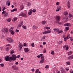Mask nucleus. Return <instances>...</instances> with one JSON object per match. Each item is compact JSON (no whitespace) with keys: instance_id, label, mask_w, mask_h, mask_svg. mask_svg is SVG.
<instances>
[{"instance_id":"f8f14e48","label":"nucleus","mask_w":73,"mask_h":73,"mask_svg":"<svg viewBox=\"0 0 73 73\" xmlns=\"http://www.w3.org/2000/svg\"><path fill=\"white\" fill-rule=\"evenodd\" d=\"M23 22L22 21L18 25V27H19V28H20V27H22V25H23Z\"/></svg>"},{"instance_id":"680f3d73","label":"nucleus","mask_w":73,"mask_h":73,"mask_svg":"<svg viewBox=\"0 0 73 73\" xmlns=\"http://www.w3.org/2000/svg\"><path fill=\"white\" fill-rule=\"evenodd\" d=\"M31 71H32V72H35V69H34V68H33L32 69H31Z\"/></svg>"},{"instance_id":"4d7b16f0","label":"nucleus","mask_w":73,"mask_h":73,"mask_svg":"<svg viewBox=\"0 0 73 73\" xmlns=\"http://www.w3.org/2000/svg\"><path fill=\"white\" fill-rule=\"evenodd\" d=\"M9 1H7L6 2V5H8V3H9Z\"/></svg>"},{"instance_id":"bb28decb","label":"nucleus","mask_w":73,"mask_h":73,"mask_svg":"<svg viewBox=\"0 0 73 73\" xmlns=\"http://www.w3.org/2000/svg\"><path fill=\"white\" fill-rule=\"evenodd\" d=\"M11 35H14V33H15V32L14 31H12V32L11 31Z\"/></svg>"},{"instance_id":"6e6552de","label":"nucleus","mask_w":73,"mask_h":73,"mask_svg":"<svg viewBox=\"0 0 73 73\" xmlns=\"http://www.w3.org/2000/svg\"><path fill=\"white\" fill-rule=\"evenodd\" d=\"M30 12H28V14L29 15H32V13L33 12V10L30 9L29 10Z\"/></svg>"},{"instance_id":"79ce46f5","label":"nucleus","mask_w":73,"mask_h":73,"mask_svg":"<svg viewBox=\"0 0 73 73\" xmlns=\"http://www.w3.org/2000/svg\"><path fill=\"white\" fill-rule=\"evenodd\" d=\"M51 54H54V51H52L51 52Z\"/></svg>"},{"instance_id":"774afa93","label":"nucleus","mask_w":73,"mask_h":73,"mask_svg":"<svg viewBox=\"0 0 73 73\" xmlns=\"http://www.w3.org/2000/svg\"><path fill=\"white\" fill-rule=\"evenodd\" d=\"M70 73H73V71H70Z\"/></svg>"},{"instance_id":"052dcab7","label":"nucleus","mask_w":73,"mask_h":73,"mask_svg":"<svg viewBox=\"0 0 73 73\" xmlns=\"http://www.w3.org/2000/svg\"><path fill=\"white\" fill-rule=\"evenodd\" d=\"M21 56L20 55H18L17 56V58H20V57H21Z\"/></svg>"},{"instance_id":"c85d7f7f","label":"nucleus","mask_w":73,"mask_h":73,"mask_svg":"<svg viewBox=\"0 0 73 73\" xmlns=\"http://www.w3.org/2000/svg\"><path fill=\"white\" fill-rule=\"evenodd\" d=\"M65 31H66V30H67V31H68V30H69V27H66L65 28Z\"/></svg>"},{"instance_id":"0e129e2a","label":"nucleus","mask_w":73,"mask_h":73,"mask_svg":"<svg viewBox=\"0 0 73 73\" xmlns=\"http://www.w3.org/2000/svg\"><path fill=\"white\" fill-rule=\"evenodd\" d=\"M19 32V30H16V32H17H17Z\"/></svg>"},{"instance_id":"13d9d810","label":"nucleus","mask_w":73,"mask_h":73,"mask_svg":"<svg viewBox=\"0 0 73 73\" xmlns=\"http://www.w3.org/2000/svg\"><path fill=\"white\" fill-rule=\"evenodd\" d=\"M43 53H46V50L45 49H44V50L43 51Z\"/></svg>"},{"instance_id":"58836bf2","label":"nucleus","mask_w":73,"mask_h":73,"mask_svg":"<svg viewBox=\"0 0 73 73\" xmlns=\"http://www.w3.org/2000/svg\"><path fill=\"white\" fill-rule=\"evenodd\" d=\"M14 53V51L12 50L10 52V53L11 54H13Z\"/></svg>"},{"instance_id":"412c9836","label":"nucleus","mask_w":73,"mask_h":73,"mask_svg":"<svg viewBox=\"0 0 73 73\" xmlns=\"http://www.w3.org/2000/svg\"><path fill=\"white\" fill-rule=\"evenodd\" d=\"M17 10V9H14L12 10H11V12H15V11H16Z\"/></svg>"},{"instance_id":"20e7f679","label":"nucleus","mask_w":73,"mask_h":73,"mask_svg":"<svg viewBox=\"0 0 73 73\" xmlns=\"http://www.w3.org/2000/svg\"><path fill=\"white\" fill-rule=\"evenodd\" d=\"M12 69L15 70H19V68L17 67V66H12Z\"/></svg>"},{"instance_id":"ea45409f","label":"nucleus","mask_w":73,"mask_h":73,"mask_svg":"<svg viewBox=\"0 0 73 73\" xmlns=\"http://www.w3.org/2000/svg\"><path fill=\"white\" fill-rule=\"evenodd\" d=\"M46 29H50V27H46Z\"/></svg>"},{"instance_id":"aec40b11","label":"nucleus","mask_w":73,"mask_h":73,"mask_svg":"<svg viewBox=\"0 0 73 73\" xmlns=\"http://www.w3.org/2000/svg\"><path fill=\"white\" fill-rule=\"evenodd\" d=\"M70 34H69L67 36V37H66L67 39V40H68V39H69V38H70Z\"/></svg>"},{"instance_id":"09e8293b","label":"nucleus","mask_w":73,"mask_h":73,"mask_svg":"<svg viewBox=\"0 0 73 73\" xmlns=\"http://www.w3.org/2000/svg\"><path fill=\"white\" fill-rule=\"evenodd\" d=\"M45 68H46V69H48V68H49V65H46V66Z\"/></svg>"},{"instance_id":"a878e982","label":"nucleus","mask_w":73,"mask_h":73,"mask_svg":"<svg viewBox=\"0 0 73 73\" xmlns=\"http://www.w3.org/2000/svg\"><path fill=\"white\" fill-rule=\"evenodd\" d=\"M42 24H43L45 25V24L46 23V21H42Z\"/></svg>"},{"instance_id":"338daca9","label":"nucleus","mask_w":73,"mask_h":73,"mask_svg":"<svg viewBox=\"0 0 73 73\" xmlns=\"http://www.w3.org/2000/svg\"><path fill=\"white\" fill-rule=\"evenodd\" d=\"M43 45H45V44H46V42H44L43 43Z\"/></svg>"},{"instance_id":"9d476101","label":"nucleus","mask_w":73,"mask_h":73,"mask_svg":"<svg viewBox=\"0 0 73 73\" xmlns=\"http://www.w3.org/2000/svg\"><path fill=\"white\" fill-rule=\"evenodd\" d=\"M53 30L54 32H58L59 31V29L58 28H54Z\"/></svg>"},{"instance_id":"f3484780","label":"nucleus","mask_w":73,"mask_h":73,"mask_svg":"<svg viewBox=\"0 0 73 73\" xmlns=\"http://www.w3.org/2000/svg\"><path fill=\"white\" fill-rule=\"evenodd\" d=\"M17 20V18L15 17L13 19V21L14 22H15Z\"/></svg>"},{"instance_id":"ddd939ff","label":"nucleus","mask_w":73,"mask_h":73,"mask_svg":"<svg viewBox=\"0 0 73 73\" xmlns=\"http://www.w3.org/2000/svg\"><path fill=\"white\" fill-rule=\"evenodd\" d=\"M73 58V55H71L68 57V60H72Z\"/></svg>"},{"instance_id":"f704fd0d","label":"nucleus","mask_w":73,"mask_h":73,"mask_svg":"<svg viewBox=\"0 0 73 73\" xmlns=\"http://www.w3.org/2000/svg\"><path fill=\"white\" fill-rule=\"evenodd\" d=\"M20 7L21 8V10L23 9V8H24V7L23 6V5H21L20 6Z\"/></svg>"},{"instance_id":"3c124183","label":"nucleus","mask_w":73,"mask_h":73,"mask_svg":"<svg viewBox=\"0 0 73 73\" xmlns=\"http://www.w3.org/2000/svg\"><path fill=\"white\" fill-rule=\"evenodd\" d=\"M11 21V19H9L7 20V21H8V22H10V21Z\"/></svg>"},{"instance_id":"f03ea898","label":"nucleus","mask_w":73,"mask_h":73,"mask_svg":"<svg viewBox=\"0 0 73 73\" xmlns=\"http://www.w3.org/2000/svg\"><path fill=\"white\" fill-rule=\"evenodd\" d=\"M6 40H7V41L9 42L10 43H11L13 42V39L11 38H9V37L7 38Z\"/></svg>"},{"instance_id":"2f4dec72","label":"nucleus","mask_w":73,"mask_h":73,"mask_svg":"<svg viewBox=\"0 0 73 73\" xmlns=\"http://www.w3.org/2000/svg\"><path fill=\"white\" fill-rule=\"evenodd\" d=\"M47 33H51V31L50 30H48V31H46Z\"/></svg>"},{"instance_id":"6ab92c4d","label":"nucleus","mask_w":73,"mask_h":73,"mask_svg":"<svg viewBox=\"0 0 73 73\" xmlns=\"http://www.w3.org/2000/svg\"><path fill=\"white\" fill-rule=\"evenodd\" d=\"M44 60L43 59H42L40 61V64H42V63H43L44 62Z\"/></svg>"},{"instance_id":"cd10ccee","label":"nucleus","mask_w":73,"mask_h":73,"mask_svg":"<svg viewBox=\"0 0 73 73\" xmlns=\"http://www.w3.org/2000/svg\"><path fill=\"white\" fill-rule=\"evenodd\" d=\"M69 16L70 17H73V15L70 13L69 15Z\"/></svg>"},{"instance_id":"1a4fd4ad","label":"nucleus","mask_w":73,"mask_h":73,"mask_svg":"<svg viewBox=\"0 0 73 73\" xmlns=\"http://www.w3.org/2000/svg\"><path fill=\"white\" fill-rule=\"evenodd\" d=\"M24 49L26 53H27V52H29V49H28V48H25Z\"/></svg>"},{"instance_id":"a211bd4d","label":"nucleus","mask_w":73,"mask_h":73,"mask_svg":"<svg viewBox=\"0 0 73 73\" xmlns=\"http://www.w3.org/2000/svg\"><path fill=\"white\" fill-rule=\"evenodd\" d=\"M72 51H69L68 52V55H71V54H72Z\"/></svg>"},{"instance_id":"37998d69","label":"nucleus","mask_w":73,"mask_h":73,"mask_svg":"<svg viewBox=\"0 0 73 73\" xmlns=\"http://www.w3.org/2000/svg\"><path fill=\"white\" fill-rule=\"evenodd\" d=\"M66 63L67 65H70V62H67Z\"/></svg>"},{"instance_id":"a18cd8bd","label":"nucleus","mask_w":73,"mask_h":73,"mask_svg":"<svg viewBox=\"0 0 73 73\" xmlns=\"http://www.w3.org/2000/svg\"><path fill=\"white\" fill-rule=\"evenodd\" d=\"M62 41H59L58 42V44H62Z\"/></svg>"},{"instance_id":"7ed1b4c3","label":"nucleus","mask_w":73,"mask_h":73,"mask_svg":"<svg viewBox=\"0 0 73 73\" xmlns=\"http://www.w3.org/2000/svg\"><path fill=\"white\" fill-rule=\"evenodd\" d=\"M2 31L4 33H8V29L5 27L3 28L2 29Z\"/></svg>"},{"instance_id":"c756f323","label":"nucleus","mask_w":73,"mask_h":73,"mask_svg":"<svg viewBox=\"0 0 73 73\" xmlns=\"http://www.w3.org/2000/svg\"><path fill=\"white\" fill-rule=\"evenodd\" d=\"M45 36H43L42 38L41 39V40H45Z\"/></svg>"},{"instance_id":"4be33fe9","label":"nucleus","mask_w":73,"mask_h":73,"mask_svg":"<svg viewBox=\"0 0 73 73\" xmlns=\"http://www.w3.org/2000/svg\"><path fill=\"white\" fill-rule=\"evenodd\" d=\"M68 12H67V11H65L64 13V15H65V16H66L68 15Z\"/></svg>"},{"instance_id":"de8ad7c7","label":"nucleus","mask_w":73,"mask_h":73,"mask_svg":"<svg viewBox=\"0 0 73 73\" xmlns=\"http://www.w3.org/2000/svg\"><path fill=\"white\" fill-rule=\"evenodd\" d=\"M67 38L66 37V36L64 38V40L65 41L66 40V39H67Z\"/></svg>"},{"instance_id":"393cba45","label":"nucleus","mask_w":73,"mask_h":73,"mask_svg":"<svg viewBox=\"0 0 73 73\" xmlns=\"http://www.w3.org/2000/svg\"><path fill=\"white\" fill-rule=\"evenodd\" d=\"M57 9H58L60 10L61 9V7L60 6H59L57 7Z\"/></svg>"},{"instance_id":"2eb2a0df","label":"nucleus","mask_w":73,"mask_h":73,"mask_svg":"<svg viewBox=\"0 0 73 73\" xmlns=\"http://www.w3.org/2000/svg\"><path fill=\"white\" fill-rule=\"evenodd\" d=\"M38 28V27L35 25H34L33 27V29H37Z\"/></svg>"},{"instance_id":"c9c22d12","label":"nucleus","mask_w":73,"mask_h":73,"mask_svg":"<svg viewBox=\"0 0 73 73\" xmlns=\"http://www.w3.org/2000/svg\"><path fill=\"white\" fill-rule=\"evenodd\" d=\"M31 5V3L30 2H28L27 5L28 6H30Z\"/></svg>"},{"instance_id":"5fc2aeb1","label":"nucleus","mask_w":73,"mask_h":73,"mask_svg":"<svg viewBox=\"0 0 73 73\" xmlns=\"http://www.w3.org/2000/svg\"><path fill=\"white\" fill-rule=\"evenodd\" d=\"M67 46H68L67 45H65V46H64L63 48H66V47H67Z\"/></svg>"},{"instance_id":"7c9ffc66","label":"nucleus","mask_w":73,"mask_h":73,"mask_svg":"<svg viewBox=\"0 0 73 73\" xmlns=\"http://www.w3.org/2000/svg\"><path fill=\"white\" fill-rule=\"evenodd\" d=\"M23 28V29H27V27L26 26H25L24 25L22 26Z\"/></svg>"},{"instance_id":"603ef678","label":"nucleus","mask_w":73,"mask_h":73,"mask_svg":"<svg viewBox=\"0 0 73 73\" xmlns=\"http://www.w3.org/2000/svg\"><path fill=\"white\" fill-rule=\"evenodd\" d=\"M6 9V8L5 7H3V9L2 11H5V10Z\"/></svg>"},{"instance_id":"5701e85b","label":"nucleus","mask_w":73,"mask_h":73,"mask_svg":"<svg viewBox=\"0 0 73 73\" xmlns=\"http://www.w3.org/2000/svg\"><path fill=\"white\" fill-rule=\"evenodd\" d=\"M13 27H12L9 30V32H11L12 30H13Z\"/></svg>"},{"instance_id":"423d86ee","label":"nucleus","mask_w":73,"mask_h":73,"mask_svg":"<svg viewBox=\"0 0 73 73\" xmlns=\"http://www.w3.org/2000/svg\"><path fill=\"white\" fill-rule=\"evenodd\" d=\"M22 48H23V46L22 45V44H21V43H19V50H21V49H22Z\"/></svg>"},{"instance_id":"c03bdc74","label":"nucleus","mask_w":73,"mask_h":73,"mask_svg":"<svg viewBox=\"0 0 73 73\" xmlns=\"http://www.w3.org/2000/svg\"><path fill=\"white\" fill-rule=\"evenodd\" d=\"M6 13V12L5 11H3L2 13V14L3 15L4 14H5Z\"/></svg>"},{"instance_id":"e433bc0d","label":"nucleus","mask_w":73,"mask_h":73,"mask_svg":"<svg viewBox=\"0 0 73 73\" xmlns=\"http://www.w3.org/2000/svg\"><path fill=\"white\" fill-rule=\"evenodd\" d=\"M31 46H32V47H34V46H35V44L34 43H32Z\"/></svg>"},{"instance_id":"b1692460","label":"nucleus","mask_w":73,"mask_h":73,"mask_svg":"<svg viewBox=\"0 0 73 73\" xmlns=\"http://www.w3.org/2000/svg\"><path fill=\"white\" fill-rule=\"evenodd\" d=\"M62 33V31L61 30H60L59 31H58V33L59 34V33Z\"/></svg>"},{"instance_id":"9b49d317","label":"nucleus","mask_w":73,"mask_h":73,"mask_svg":"<svg viewBox=\"0 0 73 73\" xmlns=\"http://www.w3.org/2000/svg\"><path fill=\"white\" fill-rule=\"evenodd\" d=\"M64 26H66V27H70V24L69 23H67L64 24Z\"/></svg>"},{"instance_id":"39448f33","label":"nucleus","mask_w":73,"mask_h":73,"mask_svg":"<svg viewBox=\"0 0 73 73\" xmlns=\"http://www.w3.org/2000/svg\"><path fill=\"white\" fill-rule=\"evenodd\" d=\"M20 16H22V17H27V16L26 14L23 13L20 14Z\"/></svg>"},{"instance_id":"864d4df0","label":"nucleus","mask_w":73,"mask_h":73,"mask_svg":"<svg viewBox=\"0 0 73 73\" xmlns=\"http://www.w3.org/2000/svg\"><path fill=\"white\" fill-rule=\"evenodd\" d=\"M59 4H60V2H57L56 3V4L57 5H59Z\"/></svg>"},{"instance_id":"f257e3e1","label":"nucleus","mask_w":73,"mask_h":73,"mask_svg":"<svg viewBox=\"0 0 73 73\" xmlns=\"http://www.w3.org/2000/svg\"><path fill=\"white\" fill-rule=\"evenodd\" d=\"M12 57H9L8 56H7L5 57V59L6 61H14L16 60L17 58V56L14 54H13L12 56Z\"/></svg>"},{"instance_id":"0eeeda50","label":"nucleus","mask_w":73,"mask_h":73,"mask_svg":"<svg viewBox=\"0 0 73 73\" xmlns=\"http://www.w3.org/2000/svg\"><path fill=\"white\" fill-rule=\"evenodd\" d=\"M56 19L57 21H60V19H61V17L59 16H56Z\"/></svg>"},{"instance_id":"bf43d9fd","label":"nucleus","mask_w":73,"mask_h":73,"mask_svg":"<svg viewBox=\"0 0 73 73\" xmlns=\"http://www.w3.org/2000/svg\"><path fill=\"white\" fill-rule=\"evenodd\" d=\"M36 10L35 9H34L33 10V12H34V13H35V12H36Z\"/></svg>"},{"instance_id":"72a5a7b5","label":"nucleus","mask_w":73,"mask_h":73,"mask_svg":"<svg viewBox=\"0 0 73 73\" xmlns=\"http://www.w3.org/2000/svg\"><path fill=\"white\" fill-rule=\"evenodd\" d=\"M38 72H39V70H38V69H37L36 70L35 73H38Z\"/></svg>"},{"instance_id":"4468645a","label":"nucleus","mask_w":73,"mask_h":73,"mask_svg":"<svg viewBox=\"0 0 73 73\" xmlns=\"http://www.w3.org/2000/svg\"><path fill=\"white\" fill-rule=\"evenodd\" d=\"M67 5L68 8H70V2L68 1L67 2Z\"/></svg>"},{"instance_id":"a19ab883","label":"nucleus","mask_w":73,"mask_h":73,"mask_svg":"<svg viewBox=\"0 0 73 73\" xmlns=\"http://www.w3.org/2000/svg\"><path fill=\"white\" fill-rule=\"evenodd\" d=\"M0 65H1V66H2V67H3L4 66V64H0Z\"/></svg>"},{"instance_id":"69168bd1","label":"nucleus","mask_w":73,"mask_h":73,"mask_svg":"<svg viewBox=\"0 0 73 73\" xmlns=\"http://www.w3.org/2000/svg\"><path fill=\"white\" fill-rule=\"evenodd\" d=\"M70 40H71V41H72V40H73V39H72V36H71L70 37Z\"/></svg>"},{"instance_id":"6e6d98bb","label":"nucleus","mask_w":73,"mask_h":73,"mask_svg":"<svg viewBox=\"0 0 73 73\" xmlns=\"http://www.w3.org/2000/svg\"><path fill=\"white\" fill-rule=\"evenodd\" d=\"M65 69L67 71H68L69 70V69L68 68H66Z\"/></svg>"},{"instance_id":"dca6fc26","label":"nucleus","mask_w":73,"mask_h":73,"mask_svg":"<svg viewBox=\"0 0 73 73\" xmlns=\"http://www.w3.org/2000/svg\"><path fill=\"white\" fill-rule=\"evenodd\" d=\"M6 46H8L9 47H8V48H11L12 46L11 45L9 44H7L6 45Z\"/></svg>"},{"instance_id":"4c0bfd02","label":"nucleus","mask_w":73,"mask_h":73,"mask_svg":"<svg viewBox=\"0 0 73 73\" xmlns=\"http://www.w3.org/2000/svg\"><path fill=\"white\" fill-rule=\"evenodd\" d=\"M9 47H7V48H6V51H7V52H8V50H9Z\"/></svg>"},{"instance_id":"473e14b6","label":"nucleus","mask_w":73,"mask_h":73,"mask_svg":"<svg viewBox=\"0 0 73 73\" xmlns=\"http://www.w3.org/2000/svg\"><path fill=\"white\" fill-rule=\"evenodd\" d=\"M8 15V14L7 13H5V17H7Z\"/></svg>"},{"instance_id":"e2e57ef3","label":"nucleus","mask_w":73,"mask_h":73,"mask_svg":"<svg viewBox=\"0 0 73 73\" xmlns=\"http://www.w3.org/2000/svg\"><path fill=\"white\" fill-rule=\"evenodd\" d=\"M24 46H27V44L26 43H24L23 44Z\"/></svg>"},{"instance_id":"49530a36","label":"nucleus","mask_w":73,"mask_h":73,"mask_svg":"<svg viewBox=\"0 0 73 73\" xmlns=\"http://www.w3.org/2000/svg\"><path fill=\"white\" fill-rule=\"evenodd\" d=\"M46 33H47V32L46 31L43 33V35H45V34H46Z\"/></svg>"},{"instance_id":"8fccbe9b","label":"nucleus","mask_w":73,"mask_h":73,"mask_svg":"<svg viewBox=\"0 0 73 73\" xmlns=\"http://www.w3.org/2000/svg\"><path fill=\"white\" fill-rule=\"evenodd\" d=\"M66 48V50H68V48H69V46H67L65 48Z\"/></svg>"}]
</instances>
